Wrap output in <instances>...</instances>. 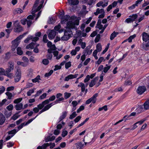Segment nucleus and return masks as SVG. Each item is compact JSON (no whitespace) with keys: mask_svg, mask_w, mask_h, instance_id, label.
<instances>
[{"mask_svg":"<svg viewBox=\"0 0 149 149\" xmlns=\"http://www.w3.org/2000/svg\"><path fill=\"white\" fill-rule=\"evenodd\" d=\"M79 24V21L76 19H71L68 21L66 24V29L64 31V35L61 37V40L67 41L73 36L72 29H77L76 26Z\"/></svg>","mask_w":149,"mask_h":149,"instance_id":"obj_1","label":"nucleus"},{"mask_svg":"<svg viewBox=\"0 0 149 149\" xmlns=\"http://www.w3.org/2000/svg\"><path fill=\"white\" fill-rule=\"evenodd\" d=\"M45 0H42L40 2L39 0H36L33 7L32 9V15H30L27 17V24L28 26L29 27L31 25L32 23V20L33 18L36 17V20H37L38 17L40 16L41 12H39L36 16H35V13L38 11L40 10L42 7L43 4Z\"/></svg>","mask_w":149,"mask_h":149,"instance_id":"obj_2","label":"nucleus"},{"mask_svg":"<svg viewBox=\"0 0 149 149\" xmlns=\"http://www.w3.org/2000/svg\"><path fill=\"white\" fill-rule=\"evenodd\" d=\"M64 12L63 11L59 14V17L61 19V22L62 24L65 23L66 22L67 23L71 19H76L77 21L79 20L75 17H70L69 15H66L64 16Z\"/></svg>","mask_w":149,"mask_h":149,"instance_id":"obj_3","label":"nucleus"},{"mask_svg":"<svg viewBox=\"0 0 149 149\" xmlns=\"http://www.w3.org/2000/svg\"><path fill=\"white\" fill-rule=\"evenodd\" d=\"M28 33V32L24 33L23 35H20L16 39L12 42V46H11L12 50L13 51L15 50L16 47L18 45L20 40L23 38Z\"/></svg>","mask_w":149,"mask_h":149,"instance_id":"obj_4","label":"nucleus"},{"mask_svg":"<svg viewBox=\"0 0 149 149\" xmlns=\"http://www.w3.org/2000/svg\"><path fill=\"white\" fill-rule=\"evenodd\" d=\"M22 60L23 62L19 61L17 62V64L19 65H21L24 67H26L29 64V59L26 57L24 56L22 58Z\"/></svg>","mask_w":149,"mask_h":149,"instance_id":"obj_5","label":"nucleus"},{"mask_svg":"<svg viewBox=\"0 0 149 149\" xmlns=\"http://www.w3.org/2000/svg\"><path fill=\"white\" fill-rule=\"evenodd\" d=\"M14 31L16 32H19L23 31V29L18 21H15L14 23Z\"/></svg>","mask_w":149,"mask_h":149,"instance_id":"obj_6","label":"nucleus"},{"mask_svg":"<svg viewBox=\"0 0 149 149\" xmlns=\"http://www.w3.org/2000/svg\"><path fill=\"white\" fill-rule=\"evenodd\" d=\"M21 76V70L18 67L17 68L16 71H15V82H18L20 80Z\"/></svg>","mask_w":149,"mask_h":149,"instance_id":"obj_7","label":"nucleus"},{"mask_svg":"<svg viewBox=\"0 0 149 149\" xmlns=\"http://www.w3.org/2000/svg\"><path fill=\"white\" fill-rule=\"evenodd\" d=\"M47 46L49 48V49L48 50V52L49 53H52V50H55L56 49L55 45H52V43L50 41H48Z\"/></svg>","mask_w":149,"mask_h":149,"instance_id":"obj_8","label":"nucleus"},{"mask_svg":"<svg viewBox=\"0 0 149 149\" xmlns=\"http://www.w3.org/2000/svg\"><path fill=\"white\" fill-rule=\"evenodd\" d=\"M38 116L37 115V116H36L34 118H33L29 120H28V121L25 124H24V123H22L21 125L19 126L18 127V129L17 130V131H18L19 130H20L24 126H26L27 125H28L29 123H30L31 122H32L33 120Z\"/></svg>","mask_w":149,"mask_h":149,"instance_id":"obj_9","label":"nucleus"},{"mask_svg":"<svg viewBox=\"0 0 149 149\" xmlns=\"http://www.w3.org/2000/svg\"><path fill=\"white\" fill-rule=\"evenodd\" d=\"M14 68V63L13 61H10L8 64V68L6 69V71L11 72Z\"/></svg>","mask_w":149,"mask_h":149,"instance_id":"obj_10","label":"nucleus"},{"mask_svg":"<svg viewBox=\"0 0 149 149\" xmlns=\"http://www.w3.org/2000/svg\"><path fill=\"white\" fill-rule=\"evenodd\" d=\"M108 1L104 0L103 1H100L96 4L97 7H100L101 6L103 8L107 6L108 4Z\"/></svg>","mask_w":149,"mask_h":149,"instance_id":"obj_11","label":"nucleus"},{"mask_svg":"<svg viewBox=\"0 0 149 149\" xmlns=\"http://www.w3.org/2000/svg\"><path fill=\"white\" fill-rule=\"evenodd\" d=\"M146 90V88L144 86H139L137 90V93L139 95H141Z\"/></svg>","mask_w":149,"mask_h":149,"instance_id":"obj_12","label":"nucleus"},{"mask_svg":"<svg viewBox=\"0 0 149 149\" xmlns=\"http://www.w3.org/2000/svg\"><path fill=\"white\" fill-rule=\"evenodd\" d=\"M56 32L54 30L50 31L49 34H48V37L50 40L53 39L56 35Z\"/></svg>","mask_w":149,"mask_h":149,"instance_id":"obj_13","label":"nucleus"},{"mask_svg":"<svg viewBox=\"0 0 149 149\" xmlns=\"http://www.w3.org/2000/svg\"><path fill=\"white\" fill-rule=\"evenodd\" d=\"M78 74H75L74 75L70 74L67 76L66 77L65 79V81H68L70 79H73L76 78L78 76Z\"/></svg>","mask_w":149,"mask_h":149,"instance_id":"obj_14","label":"nucleus"},{"mask_svg":"<svg viewBox=\"0 0 149 149\" xmlns=\"http://www.w3.org/2000/svg\"><path fill=\"white\" fill-rule=\"evenodd\" d=\"M54 104V103H52L49 104H48L46 105L44 108L42 109V110L40 111L39 113V114H40L41 113L44 112L45 111H46L49 109L52 106H53Z\"/></svg>","mask_w":149,"mask_h":149,"instance_id":"obj_15","label":"nucleus"},{"mask_svg":"<svg viewBox=\"0 0 149 149\" xmlns=\"http://www.w3.org/2000/svg\"><path fill=\"white\" fill-rule=\"evenodd\" d=\"M98 79V77H95L92 80L89 84V86L90 87H93L95 84L96 82L97 81Z\"/></svg>","mask_w":149,"mask_h":149,"instance_id":"obj_16","label":"nucleus"},{"mask_svg":"<svg viewBox=\"0 0 149 149\" xmlns=\"http://www.w3.org/2000/svg\"><path fill=\"white\" fill-rule=\"evenodd\" d=\"M142 38L143 41L148 42L149 40V34L146 33H143L142 34Z\"/></svg>","mask_w":149,"mask_h":149,"instance_id":"obj_17","label":"nucleus"},{"mask_svg":"<svg viewBox=\"0 0 149 149\" xmlns=\"http://www.w3.org/2000/svg\"><path fill=\"white\" fill-rule=\"evenodd\" d=\"M88 85V83H86L85 85L83 83L81 82L78 85V87H80L81 88V91L82 92H84L85 90V87H87Z\"/></svg>","mask_w":149,"mask_h":149,"instance_id":"obj_18","label":"nucleus"},{"mask_svg":"<svg viewBox=\"0 0 149 149\" xmlns=\"http://www.w3.org/2000/svg\"><path fill=\"white\" fill-rule=\"evenodd\" d=\"M8 72L6 71L3 75L9 78L12 79L14 77V74L13 73L10 72Z\"/></svg>","mask_w":149,"mask_h":149,"instance_id":"obj_19","label":"nucleus"},{"mask_svg":"<svg viewBox=\"0 0 149 149\" xmlns=\"http://www.w3.org/2000/svg\"><path fill=\"white\" fill-rule=\"evenodd\" d=\"M5 118L2 113H0V125H2L5 122Z\"/></svg>","mask_w":149,"mask_h":149,"instance_id":"obj_20","label":"nucleus"},{"mask_svg":"<svg viewBox=\"0 0 149 149\" xmlns=\"http://www.w3.org/2000/svg\"><path fill=\"white\" fill-rule=\"evenodd\" d=\"M96 28H98L100 29H102L104 28V27H103V25L101 24V20L100 19L98 20L97 25L96 26Z\"/></svg>","mask_w":149,"mask_h":149,"instance_id":"obj_21","label":"nucleus"},{"mask_svg":"<svg viewBox=\"0 0 149 149\" xmlns=\"http://www.w3.org/2000/svg\"><path fill=\"white\" fill-rule=\"evenodd\" d=\"M68 1L69 4L73 5H77L79 3L78 0H68Z\"/></svg>","mask_w":149,"mask_h":149,"instance_id":"obj_22","label":"nucleus"},{"mask_svg":"<svg viewBox=\"0 0 149 149\" xmlns=\"http://www.w3.org/2000/svg\"><path fill=\"white\" fill-rule=\"evenodd\" d=\"M103 13H105V12L103 9L102 8L100 9L98 8L97 9L96 12L94 13V14L95 15H96L99 14H101Z\"/></svg>","mask_w":149,"mask_h":149,"instance_id":"obj_23","label":"nucleus"},{"mask_svg":"<svg viewBox=\"0 0 149 149\" xmlns=\"http://www.w3.org/2000/svg\"><path fill=\"white\" fill-rule=\"evenodd\" d=\"M144 120H141L137 122L133 126L132 128V130H134L137 127L138 125H137L139 124V125H141L142 124L143 122H144Z\"/></svg>","mask_w":149,"mask_h":149,"instance_id":"obj_24","label":"nucleus"},{"mask_svg":"<svg viewBox=\"0 0 149 149\" xmlns=\"http://www.w3.org/2000/svg\"><path fill=\"white\" fill-rule=\"evenodd\" d=\"M23 105L22 103L17 104L15 106V109L17 110H19L23 109Z\"/></svg>","mask_w":149,"mask_h":149,"instance_id":"obj_25","label":"nucleus"},{"mask_svg":"<svg viewBox=\"0 0 149 149\" xmlns=\"http://www.w3.org/2000/svg\"><path fill=\"white\" fill-rule=\"evenodd\" d=\"M36 44L35 43L32 42L26 46V48L28 49H33L34 48Z\"/></svg>","mask_w":149,"mask_h":149,"instance_id":"obj_26","label":"nucleus"},{"mask_svg":"<svg viewBox=\"0 0 149 149\" xmlns=\"http://www.w3.org/2000/svg\"><path fill=\"white\" fill-rule=\"evenodd\" d=\"M56 98L55 96L53 95L51 96L49 99H47L44 101L43 103H45L47 104L49 103L50 101H53Z\"/></svg>","mask_w":149,"mask_h":149,"instance_id":"obj_27","label":"nucleus"},{"mask_svg":"<svg viewBox=\"0 0 149 149\" xmlns=\"http://www.w3.org/2000/svg\"><path fill=\"white\" fill-rule=\"evenodd\" d=\"M106 59L104 58V57L102 56L99 58L97 61L95 62L96 64H97L98 65H100L101 62L103 61H104Z\"/></svg>","mask_w":149,"mask_h":149,"instance_id":"obj_28","label":"nucleus"},{"mask_svg":"<svg viewBox=\"0 0 149 149\" xmlns=\"http://www.w3.org/2000/svg\"><path fill=\"white\" fill-rule=\"evenodd\" d=\"M143 107L145 109H149V100H147L144 104Z\"/></svg>","mask_w":149,"mask_h":149,"instance_id":"obj_29","label":"nucleus"},{"mask_svg":"<svg viewBox=\"0 0 149 149\" xmlns=\"http://www.w3.org/2000/svg\"><path fill=\"white\" fill-rule=\"evenodd\" d=\"M97 96L98 94L96 93L92 97L90 98L93 103H95V102L96 100V97Z\"/></svg>","mask_w":149,"mask_h":149,"instance_id":"obj_30","label":"nucleus"},{"mask_svg":"<svg viewBox=\"0 0 149 149\" xmlns=\"http://www.w3.org/2000/svg\"><path fill=\"white\" fill-rule=\"evenodd\" d=\"M118 34V32H115L114 31L112 33L110 36V39L111 40H112Z\"/></svg>","mask_w":149,"mask_h":149,"instance_id":"obj_31","label":"nucleus"},{"mask_svg":"<svg viewBox=\"0 0 149 149\" xmlns=\"http://www.w3.org/2000/svg\"><path fill=\"white\" fill-rule=\"evenodd\" d=\"M86 1V2L89 5H92L93 4H94L96 1V0H85Z\"/></svg>","mask_w":149,"mask_h":149,"instance_id":"obj_32","label":"nucleus"},{"mask_svg":"<svg viewBox=\"0 0 149 149\" xmlns=\"http://www.w3.org/2000/svg\"><path fill=\"white\" fill-rule=\"evenodd\" d=\"M111 67V65H106V67H104L103 68V72L105 73H106L109 70Z\"/></svg>","mask_w":149,"mask_h":149,"instance_id":"obj_33","label":"nucleus"},{"mask_svg":"<svg viewBox=\"0 0 149 149\" xmlns=\"http://www.w3.org/2000/svg\"><path fill=\"white\" fill-rule=\"evenodd\" d=\"M40 80V76L39 75H38L36 78L32 79V81L33 83L39 82V81Z\"/></svg>","mask_w":149,"mask_h":149,"instance_id":"obj_34","label":"nucleus"},{"mask_svg":"<svg viewBox=\"0 0 149 149\" xmlns=\"http://www.w3.org/2000/svg\"><path fill=\"white\" fill-rule=\"evenodd\" d=\"M67 114V112L66 111L63 112L62 115L59 118L60 120L61 121L62 120L64 119L66 116Z\"/></svg>","mask_w":149,"mask_h":149,"instance_id":"obj_35","label":"nucleus"},{"mask_svg":"<svg viewBox=\"0 0 149 149\" xmlns=\"http://www.w3.org/2000/svg\"><path fill=\"white\" fill-rule=\"evenodd\" d=\"M17 54L19 55H21L23 54V51L20 47H18L17 49Z\"/></svg>","mask_w":149,"mask_h":149,"instance_id":"obj_36","label":"nucleus"},{"mask_svg":"<svg viewBox=\"0 0 149 149\" xmlns=\"http://www.w3.org/2000/svg\"><path fill=\"white\" fill-rule=\"evenodd\" d=\"M102 49V47L101 44L100 43L98 44L96 46V49L95 50H97V51L98 52H100L101 51Z\"/></svg>","mask_w":149,"mask_h":149,"instance_id":"obj_37","label":"nucleus"},{"mask_svg":"<svg viewBox=\"0 0 149 149\" xmlns=\"http://www.w3.org/2000/svg\"><path fill=\"white\" fill-rule=\"evenodd\" d=\"M14 13H19L20 14L23 12V10L21 9L17 8H16L14 10Z\"/></svg>","mask_w":149,"mask_h":149,"instance_id":"obj_38","label":"nucleus"},{"mask_svg":"<svg viewBox=\"0 0 149 149\" xmlns=\"http://www.w3.org/2000/svg\"><path fill=\"white\" fill-rule=\"evenodd\" d=\"M6 94L8 96V99H11L12 97L15 95L14 94H13L12 93L9 92H6Z\"/></svg>","mask_w":149,"mask_h":149,"instance_id":"obj_39","label":"nucleus"},{"mask_svg":"<svg viewBox=\"0 0 149 149\" xmlns=\"http://www.w3.org/2000/svg\"><path fill=\"white\" fill-rule=\"evenodd\" d=\"M81 31L79 30L76 31V33L75 35V37L76 38H81Z\"/></svg>","mask_w":149,"mask_h":149,"instance_id":"obj_40","label":"nucleus"},{"mask_svg":"<svg viewBox=\"0 0 149 149\" xmlns=\"http://www.w3.org/2000/svg\"><path fill=\"white\" fill-rule=\"evenodd\" d=\"M142 110V106H139L136 109V112L137 113H141Z\"/></svg>","mask_w":149,"mask_h":149,"instance_id":"obj_41","label":"nucleus"},{"mask_svg":"<svg viewBox=\"0 0 149 149\" xmlns=\"http://www.w3.org/2000/svg\"><path fill=\"white\" fill-rule=\"evenodd\" d=\"M55 22V20L53 17H49L48 21V23L49 24L54 23Z\"/></svg>","mask_w":149,"mask_h":149,"instance_id":"obj_42","label":"nucleus"},{"mask_svg":"<svg viewBox=\"0 0 149 149\" xmlns=\"http://www.w3.org/2000/svg\"><path fill=\"white\" fill-rule=\"evenodd\" d=\"M138 17V15L137 14L133 15L132 16H130L132 22L134 21Z\"/></svg>","mask_w":149,"mask_h":149,"instance_id":"obj_43","label":"nucleus"},{"mask_svg":"<svg viewBox=\"0 0 149 149\" xmlns=\"http://www.w3.org/2000/svg\"><path fill=\"white\" fill-rule=\"evenodd\" d=\"M32 36L29 35L27 38L24 40V42L25 43H28L29 41L32 39Z\"/></svg>","mask_w":149,"mask_h":149,"instance_id":"obj_44","label":"nucleus"},{"mask_svg":"<svg viewBox=\"0 0 149 149\" xmlns=\"http://www.w3.org/2000/svg\"><path fill=\"white\" fill-rule=\"evenodd\" d=\"M22 98L16 99L14 101L13 103L15 104H19V103L22 101Z\"/></svg>","mask_w":149,"mask_h":149,"instance_id":"obj_45","label":"nucleus"},{"mask_svg":"<svg viewBox=\"0 0 149 149\" xmlns=\"http://www.w3.org/2000/svg\"><path fill=\"white\" fill-rule=\"evenodd\" d=\"M43 102L41 104H39L38 105L37 107L38 108V109H42L45 105L47 104V103H43Z\"/></svg>","mask_w":149,"mask_h":149,"instance_id":"obj_46","label":"nucleus"},{"mask_svg":"<svg viewBox=\"0 0 149 149\" xmlns=\"http://www.w3.org/2000/svg\"><path fill=\"white\" fill-rule=\"evenodd\" d=\"M35 90L36 88H34L29 90V91L27 92V95L28 96H30L32 93H34V91Z\"/></svg>","mask_w":149,"mask_h":149,"instance_id":"obj_47","label":"nucleus"},{"mask_svg":"<svg viewBox=\"0 0 149 149\" xmlns=\"http://www.w3.org/2000/svg\"><path fill=\"white\" fill-rule=\"evenodd\" d=\"M136 36L135 34H134L133 35L130 36L127 39L128 42H130L132 41V40L135 38Z\"/></svg>","mask_w":149,"mask_h":149,"instance_id":"obj_48","label":"nucleus"},{"mask_svg":"<svg viewBox=\"0 0 149 149\" xmlns=\"http://www.w3.org/2000/svg\"><path fill=\"white\" fill-rule=\"evenodd\" d=\"M77 148L80 149L83 147V145L81 143L79 142L76 144Z\"/></svg>","mask_w":149,"mask_h":149,"instance_id":"obj_49","label":"nucleus"},{"mask_svg":"<svg viewBox=\"0 0 149 149\" xmlns=\"http://www.w3.org/2000/svg\"><path fill=\"white\" fill-rule=\"evenodd\" d=\"M71 65V62L70 61L68 62L65 64V68L67 69L70 67Z\"/></svg>","mask_w":149,"mask_h":149,"instance_id":"obj_50","label":"nucleus"},{"mask_svg":"<svg viewBox=\"0 0 149 149\" xmlns=\"http://www.w3.org/2000/svg\"><path fill=\"white\" fill-rule=\"evenodd\" d=\"M97 50H95L93 53V56L94 57L95 59L97 60L98 59V57L97 56Z\"/></svg>","mask_w":149,"mask_h":149,"instance_id":"obj_51","label":"nucleus"},{"mask_svg":"<svg viewBox=\"0 0 149 149\" xmlns=\"http://www.w3.org/2000/svg\"><path fill=\"white\" fill-rule=\"evenodd\" d=\"M6 109L9 111H12L13 108V104H10L6 107Z\"/></svg>","mask_w":149,"mask_h":149,"instance_id":"obj_52","label":"nucleus"},{"mask_svg":"<svg viewBox=\"0 0 149 149\" xmlns=\"http://www.w3.org/2000/svg\"><path fill=\"white\" fill-rule=\"evenodd\" d=\"M110 44L108 43L107 44V46H106L105 49L102 52V54H105V52H106L107 51L108 49H109Z\"/></svg>","mask_w":149,"mask_h":149,"instance_id":"obj_53","label":"nucleus"},{"mask_svg":"<svg viewBox=\"0 0 149 149\" xmlns=\"http://www.w3.org/2000/svg\"><path fill=\"white\" fill-rule=\"evenodd\" d=\"M18 131L16 129H14L12 130L11 131H9L8 132V134H12V135H13V136Z\"/></svg>","mask_w":149,"mask_h":149,"instance_id":"obj_54","label":"nucleus"},{"mask_svg":"<svg viewBox=\"0 0 149 149\" xmlns=\"http://www.w3.org/2000/svg\"><path fill=\"white\" fill-rule=\"evenodd\" d=\"M64 100V98L61 97H59L57 99L54 103V104H56V103H58L59 102L61 101H63Z\"/></svg>","mask_w":149,"mask_h":149,"instance_id":"obj_55","label":"nucleus"},{"mask_svg":"<svg viewBox=\"0 0 149 149\" xmlns=\"http://www.w3.org/2000/svg\"><path fill=\"white\" fill-rule=\"evenodd\" d=\"M64 97L65 99L69 98L71 96V94L70 93L65 92L64 94Z\"/></svg>","mask_w":149,"mask_h":149,"instance_id":"obj_56","label":"nucleus"},{"mask_svg":"<svg viewBox=\"0 0 149 149\" xmlns=\"http://www.w3.org/2000/svg\"><path fill=\"white\" fill-rule=\"evenodd\" d=\"M20 116L18 114H15L12 117V119L14 120H16Z\"/></svg>","mask_w":149,"mask_h":149,"instance_id":"obj_57","label":"nucleus"},{"mask_svg":"<svg viewBox=\"0 0 149 149\" xmlns=\"http://www.w3.org/2000/svg\"><path fill=\"white\" fill-rule=\"evenodd\" d=\"M77 115V114L76 113V112L74 111L73 112V113L70 116L69 118L70 119H72L74 118Z\"/></svg>","mask_w":149,"mask_h":149,"instance_id":"obj_58","label":"nucleus"},{"mask_svg":"<svg viewBox=\"0 0 149 149\" xmlns=\"http://www.w3.org/2000/svg\"><path fill=\"white\" fill-rule=\"evenodd\" d=\"M53 71L52 70H51L49 72L46 73L45 76L46 77L49 76L53 73Z\"/></svg>","mask_w":149,"mask_h":149,"instance_id":"obj_59","label":"nucleus"},{"mask_svg":"<svg viewBox=\"0 0 149 149\" xmlns=\"http://www.w3.org/2000/svg\"><path fill=\"white\" fill-rule=\"evenodd\" d=\"M137 5L135 3L134 4H133L131 6H130L128 8V9L130 10H132L134 9L136 6H137Z\"/></svg>","mask_w":149,"mask_h":149,"instance_id":"obj_60","label":"nucleus"},{"mask_svg":"<svg viewBox=\"0 0 149 149\" xmlns=\"http://www.w3.org/2000/svg\"><path fill=\"white\" fill-rule=\"evenodd\" d=\"M81 116H77L74 120V121L75 123L78 122L81 119Z\"/></svg>","mask_w":149,"mask_h":149,"instance_id":"obj_61","label":"nucleus"},{"mask_svg":"<svg viewBox=\"0 0 149 149\" xmlns=\"http://www.w3.org/2000/svg\"><path fill=\"white\" fill-rule=\"evenodd\" d=\"M5 90V88L3 86H0V95L3 93Z\"/></svg>","mask_w":149,"mask_h":149,"instance_id":"obj_62","label":"nucleus"},{"mask_svg":"<svg viewBox=\"0 0 149 149\" xmlns=\"http://www.w3.org/2000/svg\"><path fill=\"white\" fill-rule=\"evenodd\" d=\"M67 134L68 132L67 131L64 130L62 132L61 135L63 137H64L67 135Z\"/></svg>","mask_w":149,"mask_h":149,"instance_id":"obj_63","label":"nucleus"},{"mask_svg":"<svg viewBox=\"0 0 149 149\" xmlns=\"http://www.w3.org/2000/svg\"><path fill=\"white\" fill-rule=\"evenodd\" d=\"M48 146V145H47V144H45L42 145V146H39L37 148V149H45L46 147Z\"/></svg>","mask_w":149,"mask_h":149,"instance_id":"obj_64","label":"nucleus"}]
</instances>
